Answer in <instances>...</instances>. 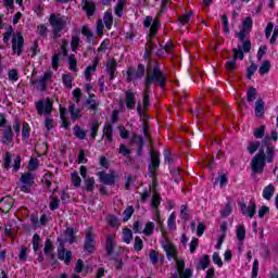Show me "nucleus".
<instances>
[{
  "label": "nucleus",
  "instance_id": "f257e3e1",
  "mask_svg": "<svg viewBox=\"0 0 278 278\" xmlns=\"http://www.w3.org/2000/svg\"><path fill=\"white\" fill-rule=\"evenodd\" d=\"M146 88L143 90V111L147 112V110L150 108L151 103L149 102V89L151 88L152 84H157L161 88H164L166 86V76L162 71H160V67L155 66L153 70L147 74L146 77Z\"/></svg>",
  "mask_w": 278,
  "mask_h": 278
},
{
  "label": "nucleus",
  "instance_id": "f03ea898",
  "mask_svg": "<svg viewBox=\"0 0 278 278\" xmlns=\"http://www.w3.org/2000/svg\"><path fill=\"white\" fill-rule=\"evenodd\" d=\"M275 160V148L267 146L264 150L262 148L256 155L253 156L251 161V168L254 175H262L264 173V168H266L267 164H273Z\"/></svg>",
  "mask_w": 278,
  "mask_h": 278
},
{
  "label": "nucleus",
  "instance_id": "7ed1b4c3",
  "mask_svg": "<svg viewBox=\"0 0 278 278\" xmlns=\"http://www.w3.org/2000/svg\"><path fill=\"white\" fill-rule=\"evenodd\" d=\"M144 65L139 64L137 68L129 67L126 72V79L127 81H138V79H141L144 77Z\"/></svg>",
  "mask_w": 278,
  "mask_h": 278
},
{
  "label": "nucleus",
  "instance_id": "20e7f679",
  "mask_svg": "<svg viewBox=\"0 0 278 278\" xmlns=\"http://www.w3.org/2000/svg\"><path fill=\"white\" fill-rule=\"evenodd\" d=\"M50 25L54 34H60L64 27H66V16H56L55 14L50 15Z\"/></svg>",
  "mask_w": 278,
  "mask_h": 278
},
{
  "label": "nucleus",
  "instance_id": "39448f33",
  "mask_svg": "<svg viewBox=\"0 0 278 278\" xmlns=\"http://www.w3.org/2000/svg\"><path fill=\"white\" fill-rule=\"evenodd\" d=\"M161 247L165 251L166 256L169 260H177V247L170 242L168 239H163L161 241Z\"/></svg>",
  "mask_w": 278,
  "mask_h": 278
},
{
  "label": "nucleus",
  "instance_id": "423d86ee",
  "mask_svg": "<svg viewBox=\"0 0 278 278\" xmlns=\"http://www.w3.org/2000/svg\"><path fill=\"white\" fill-rule=\"evenodd\" d=\"M97 244V237L94 232H92V228H88L86 231V239H85V251L88 253H94V247Z\"/></svg>",
  "mask_w": 278,
  "mask_h": 278
},
{
  "label": "nucleus",
  "instance_id": "0eeeda50",
  "mask_svg": "<svg viewBox=\"0 0 278 278\" xmlns=\"http://www.w3.org/2000/svg\"><path fill=\"white\" fill-rule=\"evenodd\" d=\"M239 206L241 214L248 218H253V216H255V212H257V205L255 204V201H250L248 205L241 202Z\"/></svg>",
  "mask_w": 278,
  "mask_h": 278
},
{
  "label": "nucleus",
  "instance_id": "6e6552de",
  "mask_svg": "<svg viewBox=\"0 0 278 278\" xmlns=\"http://www.w3.org/2000/svg\"><path fill=\"white\" fill-rule=\"evenodd\" d=\"M98 177L102 184L113 186V184H116V180L118 179V174H116V172H110L109 174L105 172H99Z\"/></svg>",
  "mask_w": 278,
  "mask_h": 278
},
{
  "label": "nucleus",
  "instance_id": "1a4fd4ad",
  "mask_svg": "<svg viewBox=\"0 0 278 278\" xmlns=\"http://www.w3.org/2000/svg\"><path fill=\"white\" fill-rule=\"evenodd\" d=\"M232 53L235 55L233 60L227 61L226 62V70L230 73H233V70L236 68V66H238L236 60H244V54L242 53V49L240 47L235 48L232 50Z\"/></svg>",
  "mask_w": 278,
  "mask_h": 278
},
{
  "label": "nucleus",
  "instance_id": "9d476101",
  "mask_svg": "<svg viewBox=\"0 0 278 278\" xmlns=\"http://www.w3.org/2000/svg\"><path fill=\"white\" fill-rule=\"evenodd\" d=\"M21 190L22 192H29L31 190V186H34V174L26 173L21 177Z\"/></svg>",
  "mask_w": 278,
  "mask_h": 278
},
{
  "label": "nucleus",
  "instance_id": "9b49d317",
  "mask_svg": "<svg viewBox=\"0 0 278 278\" xmlns=\"http://www.w3.org/2000/svg\"><path fill=\"white\" fill-rule=\"evenodd\" d=\"M37 112L38 114H51V110H53V102L51 100L47 99L46 101H38L36 103Z\"/></svg>",
  "mask_w": 278,
  "mask_h": 278
},
{
  "label": "nucleus",
  "instance_id": "f8f14e48",
  "mask_svg": "<svg viewBox=\"0 0 278 278\" xmlns=\"http://www.w3.org/2000/svg\"><path fill=\"white\" fill-rule=\"evenodd\" d=\"M176 268L180 278L192 277V270L190 268L184 270V268H186V262L184 260L176 258Z\"/></svg>",
  "mask_w": 278,
  "mask_h": 278
},
{
  "label": "nucleus",
  "instance_id": "ddd939ff",
  "mask_svg": "<svg viewBox=\"0 0 278 278\" xmlns=\"http://www.w3.org/2000/svg\"><path fill=\"white\" fill-rule=\"evenodd\" d=\"M23 35H21V33H17L12 39L13 53H17V55H21V53H23Z\"/></svg>",
  "mask_w": 278,
  "mask_h": 278
},
{
  "label": "nucleus",
  "instance_id": "4468645a",
  "mask_svg": "<svg viewBox=\"0 0 278 278\" xmlns=\"http://www.w3.org/2000/svg\"><path fill=\"white\" fill-rule=\"evenodd\" d=\"M73 257V254L71 251L64 250V243L60 242L58 247V258L64 262V264H71V260Z\"/></svg>",
  "mask_w": 278,
  "mask_h": 278
},
{
  "label": "nucleus",
  "instance_id": "2eb2a0df",
  "mask_svg": "<svg viewBox=\"0 0 278 278\" xmlns=\"http://www.w3.org/2000/svg\"><path fill=\"white\" fill-rule=\"evenodd\" d=\"M152 163L149 166L151 177H155V169L160 167V153L157 151L151 152Z\"/></svg>",
  "mask_w": 278,
  "mask_h": 278
},
{
  "label": "nucleus",
  "instance_id": "dca6fc26",
  "mask_svg": "<svg viewBox=\"0 0 278 278\" xmlns=\"http://www.w3.org/2000/svg\"><path fill=\"white\" fill-rule=\"evenodd\" d=\"M12 205H14V199H12V197L7 195L0 199V210H2V212L8 213L12 210Z\"/></svg>",
  "mask_w": 278,
  "mask_h": 278
},
{
  "label": "nucleus",
  "instance_id": "f3484780",
  "mask_svg": "<svg viewBox=\"0 0 278 278\" xmlns=\"http://www.w3.org/2000/svg\"><path fill=\"white\" fill-rule=\"evenodd\" d=\"M97 66H99V62L94 60L92 65L86 67L84 73L86 81H92V74L96 73Z\"/></svg>",
  "mask_w": 278,
  "mask_h": 278
},
{
  "label": "nucleus",
  "instance_id": "a211bd4d",
  "mask_svg": "<svg viewBox=\"0 0 278 278\" xmlns=\"http://www.w3.org/2000/svg\"><path fill=\"white\" fill-rule=\"evenodd\" d=\"M273 197H275V185L269 184L263 189V199H265V201H270Z\"/></svg>",
  "mask_w": 278,
  "mask_h": 278
},
{
  "label": "nucleus",
  "instance_id": "6ab92c4d",
  "mask_svg": "<svg viewBox=\"0 0 278 278\" xmlns=\"http://www.w3.org/2000/svg\"><path fill=\"white\" fill-rule=\"evenodd\" d=\"M126 108L127 110H134L136 108V93L132 91L126 92Z\"/></svg>",
  "mask_w": 278,
  "mask_h": 278
},
{
  "label": "nucleus",
  "instance_id": "aec40b11",
  "mask_svg": "<svg viewBox=\"0 0 278 278\" xmlns=\"http://www.w3.org/2000/svg\"><path fill=\"white\" fill-rule=\"evenodd\" d=\"M1 142L4 144H10L12 142V126H5V128L2 130Z\"/></svg>",
  "mask_w": 278,
  "mask_h": 278
},
{
  "label": "nucleus",
  "instance_id": "412c9836",
  "mask_svg": "<svg viewBox=\"0 0 278 278\" xmlns=\"http://www.w3.org/2000/svg\"><path fill=\"white\" fill-rule=\"evenodd\" d=\"M113 134H114V128L111 126V124H105L103 129V138H105L106 140L105 141L106 144L112 142V140H114L112 138Z\"/></svg>",
  "mask_w": 278,
  "mask_h": 278
},
{
  "label": "nucleus",
  "instance_id": "4be33fe9",
  "mask_svg": "<svg viewBox=\"0 0 278 278\" xmlns=\"http://www.w3.org/2000/svg\"><path fill=\"white\" fill-rule=\"evenodd\" d=\"M116 60L115 59H109L106 62V72L109 73L111 79H114V73H116Z\"/></svg>",
  "mask_w": 278,
  "mask_h": 278
},
{
  "label": "nucleus",
  "instance_id": "5701e85b",
  "mask_svg": "<svg viewBox=\"0 0 278 278\" xmlns=\"http://www.w3.org/2000/svg\"><path fill=\"white\" fill-rule=\"evenodd\" d=\"M53 251H54L53 243L48 239L45 243V249H43L46 257H50V260H54L55 255H53Z\"/></svg>",
  "mask_w": 278,
  "mask_h": 278
},
{
  "label": "nucleus",
  "instance_id": "b1692460",
  "mask_svg": "<svg viewBox=\"0 0 278 278\" xmlns=\"http://www.w3.org/2000/svg\"><path fill=\"white\" fill-rule=\"evenodd\" d=\"M83 10L87 13V16H92L97 7L94 5V2L87 0L83 5Z\"/></svg>",
  "mask_w": 278,
  "mask_h": 278
},
{
  "label": "nucleus",
  "instance_id": "393cba45",
  "mask_svg": "<svg viewBox=\"0 0 278 278\" xmlns=\"http://www.w3.org/2000/svg\"><path fill=\"white\" fill-rule=\"evenodd\" d=\"M85 108L87 110H92V112H96L97 108H99V102L94 100V96H89V99L85 102Z\"/></svg>",
  "mask_w": 278,
  "mask_h": 278
},
{
  "label": "nucleus",
  "instance_id": "a878e982",
  "mask_svg": "<svg viewBox=\"0 0 278 278\" xmlns=\"http://www.w3.org/2000/svg\"><path fill=\"white\" fill-rule=\"evenodd\" d=\"M75 233H77V229L67 228L65 230V242L73 244V242H75Z\"/></svg>",
  "mask_w": 278,
  "mask_h": 278
},
{
  "label": "nucleus",
  "instance_id": "bb28decb",
  "mask_svg": "<svg viewBox=\"0 0 278 278\" xmlns=\"http://www.w3.org/2000/svg\"><path fill=\"white\" fill-rule=\"evenodd\" d=\"M236 233L237 240H239V242H244V238H247V229L244 228V225H238Z\"/></svg>",
  "mask_w": 278,
  "mask_h": 278
},
{
  "label": "nucleus",
  "instance_id": "cd10ccee",
  "mask_svg": "<svg viewBox=\"0 0 278 278\" xmlns=\"http://www.w3.org/2000/svg\"><path fill=\"white\" fill-rule=\"evenodd\" d=\"M103 21L105 24L106 29H111L114 23V17H112V12L106 11L103 16Z\"/></svg>",
  "mask_w": 278,
  "mask_h": 278
},
{
  "label": "nucleus",
  "instance_id": "c85d7f7f",
  "mask_svg": "<svg viewBox=\"0 0 278 278\" xmlns=\"http://www.w3.org/2000/svg\"><path fill=\"white\" fill-rule=\"evenodd\" d=\"M123 240L126 244H131V240H134V232H131V229L125 228L123 230Z\"/></svg>",
  "mask_w": 278,
  "mask_h": 278
},
{
  "label": "nucleus",
  "instance_id": "c756f323",
  "mask_svg": "<svg viewBox=\"0 0 278 278\" xmlns=\"http://www.w3.org/2000/svg\"><path fill=\"white\" fill-rule=\"evenodd\" d=\"M62 81H63L65 88H67L68 90H71V88H73V76L71 74H64L62 76Z\"/></svg>",
  "mask_w": 278,
  "mask_h": 278
},
{
  "label": "nucleus",
  "instance_id": "7c9ffc66",
  "mask_svg": "<svg viewBox=\"0 0 278 278\" xmlns=\"http://www.w3.org/2000/svg\"><path fill=\"white\" fill-rule=\"evenodd\" d=\"M70 114L74 121L81 118V110L75 109V104L70 106Z\"/></svg>",
  "mask_w": 278,
  "mask_h": 278
},
{
  "label": "nucleus",
  "instance_id": "2f4dec72",
  "mask_svg": "<svg viewBox=\"0 0 278 278\" xmlns=\"http://www.w3.org/2000/svg\"><path fill=\"white\" fill-rule=\"evenodd\" d=\"M258 73L260 75H266L267 73H270V61H264L258 68Z\"/></svg>",
  "mask_w": 278,
  "mask_h": 278
},
{
  "label": "nucleus",
  "instance_id": "473e14b6",
  "mask_svg": "<svg viewBox=\"0 0 278 278\" xmlns=\"http://www.w3.org/2000/svg\"><path fill=\"white\" fill-rule=\"evenodd\" d=\"M255 114L256 116H262L264 114V100L258 99L255 103Z\"/></svg>",
  "mask_w": 278,
  "mask_h": 278
},
{
  "label": "nucleus",
  "instance_id": "72a5a7b5",
  "mask_svg": "<svg viewBox=\"0 0 278 278\" xmlns=\"http://www.w3.org/2000/svg\"><path fill=\"white\" fill-rule=\"evenodd\" d=\"M261 143L260 141H252L248 144V153H250L251 155H253V153H255L257 151V149H260Z\"/></svg>",
  "mask_w": 278,
  "mask_h": 278
},
{
  "label": "nucleus",
  "instance_id": "f704fd0d",
  "mask_svg": "<svg viewBox=\"0 0 278 278\" xmlns=\"http://www.w3.org/2000/svg\"><path fill=\"white\" fill-rule=\"evenodd\" d=\"M33 86H35V88H37V90H39L40 92L47 90V81L39 79L37 81H31Z\"/></svg>",
  "mask_w": 278,
  "mask_h": 278
},
{
  "label": "nucleus",
  "instance_id": "c9c22d12",
  "mask_svg": "<svg viewBox=\"0 0 278 278\" xmlns=\"http://www.w3.org/2000/svg\"><path fill=\"white\" fill-rule=\"evenodd\" d=\"M153 229H155V224L153 222H149L146 224V227H144L142 233H144V236H152Z\"/></svg>",
  "mask_w": 278,
  "mask_h": 278
},
{
  "label": "nucleus",
  "instance_id": "e433bc0d",
  "mask_svg": "<svg viewBox=\"0 0 278 278\" xmlns=\"http://www.w3.org/2000/svg\"><path fill=\"white\" fill-rule=\"evenodd\" d=\"M72 184L75 188H79L81 186V178L77 172L72 173Z\"/></svg>",
  "mask_w": 278,
  "mask_h": 278
},
{
  "label": "nucleus",
  "instance_id": "4c0bfd02",
  "mask_svg": "<svg viewBox=\"0 0 278 278\" xmlns=\"http://www.w3.org/2000/svg\"><path fill=\"white\" fill-rule=\"evenodd\" d=\"M34 227H42V225H47L49 223V217L47 215H41L39 222L38 220H31Z\"/></svg>",
  "mask_w": 278,
  "mask_h": 278
},
{
  "label": "nucleus",
  "instance_id": "58836bf2",
  "mask_svg": "<svg viewBox=\"0 0 278 278\" xmlns=\"http://www.w3.org/2000/svg\"><path fill=\"white\" fill-rule=\"evenodd\" d=\"M266 134V126L262 125L258 128L254 129V138L262 139Z\"/></svg>",
  "mask_w": 278,
  "mask_h": 278
},
{
  "label": "nucleus",
  "instance_id": "ea45409f",
  "mask_svg": "<svg viewBox=\"0 0 278 278\" xmlns=\"http://www.w3.org/2000/svg\"><path fill=\"white\" fill-rule=\"evenodd\" d=\"M74 136H76V138H79V140H84L86 138V130L81 129L79 126H75Z\"/></svg>",
  "mask_w": 278,
  "mask_h": 278
},
{
  "label": "nucleus",
  "instance_id": "a19ab883",
  "mask_svg": "<svg viewBox=\"0 0 278 278\" xmlns=\"http://www.w3.org/2000/svg\"><path fill=\"white\" fill-rule=\"evenodd\" d=\"M33 249L35 253H38V250L40 249V235L35 233L33 237Z\"/></svg>",
  "mask_w": 278,
  "mask_h": 278
},
{
  "label": "nucleus",
  "instance_id": "79ce46f5",
  "mask_svg": "<svg viewBox=\"0 0 278 278\" xmlns=\"http://www.w3.org/2000/svg\"><path fill=\"white\" fill-rule=\"evenodd\" d=\"M144 243L142 242V239L140 237L135 238V243H134V250L137 253H140L141 249H143Z\"/></svg>",
  "mask_w": 278,
  "mask_h": 278
},
{
  "label": "nucleus",
  "instance_id": "37998d69",
  "mask_svg": "<svg viewBox=\"0 0 278 278\" xmlns=\"http://www.w3.org/2000/svg\"><path fill=\"white\" fill-rule=\"evenodd\" d=\"M248 102L253 103V101L257 98V90L255 88H250L248 90Z\"/></svg>",
  "mask_w": 278,
  "mask_h": 278
},
{
  "label": "nucleus",
  "instance_id": "c03bdc74",
  "mask_svg": "<svg viewBox=\"0 0 278 278\" xmlns=\"http://www.w3.org/2000/svg\"><path fill=\"white\" fill-rule=\"evenodd\" d=\"M79 42H81V39L79 38L78 35H74L72 37V42H71V47H72V51H77V48L79 47Z\"/></svg>",
  "mask_w": 278,
  "mask_h": 278
},
{
  "label": "nucleus",
  "instance_id": "a18cd8bd",
  "mask_svg": "<svg viewBox=\"0 0 278 278\" xmlns=\"http://www.w3.org/2000/svg\"><path fill=\"white\" fill-rule=\"evenodd\" d=\"M157 29H160V20L155 18L150 27V36H155Z\"/></svg>",
  "mask_w": 278,
  "mask_h": 278
},
{
  "label": "nucleus",
  "instance_id": "49530a36",
  "mask_svg": "<svg viewBox=\"0 0 278 278\" xmlns=\"http://www.w3.org/2000/svg\"><path fill=\"white\" fill-rule=\"evenodd\" d=\"M251 27H253V20L251 17H245L242 23V29L249 31L251 30Z\"/></svg>",
  "mask_w": 278,
  "mask_h": 278
},
{
  "label": "nucleus",
  "instance_id": "de8ad7c7",
  "mask_svg": "<svg viewBox=\"0 0 278 278\" xmlns=\"http://www.w3.org/2000/svg\"><path fill=\"white\" fill-rule=\"evenodd\" d=\"M85 186L88 192H92L94 190V178H85Z\"/></svg>",
  "mask_w": 278,
  "mask_h": 278
},
{
  "label": "nucleus",
  "instance_id": "09e8293b",
  "mask_svg": "<svg viewBox=\"0 0 278 278\" xmlns=\"http://www.w3.org/2000/svg\"><path fill=\"white\" fill-rule=\"evenodd\" d=\"M210 266V256L207 254L203 255L202 260L200 261V267L202 270H205Z\"/></svg>",
  "mask_w": 278,
  "mask_h": 278
},
{
  "label": "nucleus",
  "instance_id": "8fccbe9b",
  "mask_svg": "<svg viewBox=\"0 0 278 278\" xmlns=\"http://www.w3.org/2000/svg\"><path fill=\"white\" fill-rule=\"evenodd\" d=\"M27 255H29V249L22 247L20 251V260L22 262H27Z\"/></svg>",
  "mask_w": 278,
  "mask_h": 278
},
{
  "label": "nucleus",
  "instance_id": "3c124183",
  "mask_svg": "<svg viewBox=\"0 0 278 278\" xmlns=\"http://www.w3.org/2000/svg\"><path fill=\"white\" fill-rule=\"evenodd\" d=\"M73 101L75 103H79V101H81V89H79V88L74 89Z\"/></svg>",
  "mask_w": 278,
  "mask_h": 278
},
{
  "label": "nucleus",
  "instance_id": "603ef678",
  "mask_svg": "<svg viewBox=\"0 0 278 278\" xmlns=\"http://www.w3.org/2000/svg\"><path fill=\"white\" fill-rule=\"evenodd\" d=\"M213 263L216 264L219 268H223V258H220V254L214 252L213 254Z\"/></svg>",
  "mask_w": 278,
  "mask_h": 278
},
{
  "label": "nucleus",
  "instance_id": "864d4df0",
  "mask_svg": "<svg viewBox=\"0 0 278 278\" xmlns=\"http://www.w3.org/2000/svg\"><path fill=\"white\" fill-rule=\"evenodd\" d=\"M68 64L70 71H77V59H75V55H70Z\"/></svg>",
  "mask_w": 278,
  "mask_h": 278
},
{
  "label": "nucleus",
  "instance_id": "5fc2aeb1",
  "mask_svg": "<svg viewBox=\"0 0 278 278\" xmlns=\"http://www.w3.org/2000/svg\"><path fill=\"white\" fill-rule=\"evenodd\" d=\"M11 164H12V154L10 152H7L4 154V168L9 170Z\"/></svg>",
  "mask_w": 278,
  "mask_h": 278
},
{
  "label": "nucleus",
  "instance_id": "6e6d98bb",
  "mask_svg": "<svg viewBox=\"0 0 278 278\" xmlns=\"http://www.w3.org/2000/svg\"><path fill=\"white\" fill-rule=\"evenodd\" d=\"M270 207L263 205L258 210V218H264L267 214H269Z\"/></svg>",
  "mask_w": 278,
  "mask_h": 278
},
{
  "label": "nucleus",
  "instance_id": "4d7b16f0",
  "mask_svg": "<svg viewBox=\"0 0 278 278\" xmlns=\"http://www.w3.org/2000/svg\"><path fill=\"white\" fill-rule=\"evenodd\" d=\"M258 271H260V261L254 260V263L252 266V278H256Z\"/></svg>",
  "mask_w": 278,
  "mask_h": 278
},
{
  "label": "nucleus",
  "instance_id": "13d9d810",
  "mask_svg": "<svg viewBox=\"0 0 278 278\" xmlns=\"http://www.w3.org/2000/svg\"><path fill=\"white\" fill-rule=\"evenodd\" d=\"M232 210H231V205L230 204H226L222 210H220V215L224 217H227L231 214Z\"/></svg>",
  "mask_w": 278,
  "mask_h": 278
},
{
  "label": "nucleus",
  "instance_id": "bf43d9fd",
  "mask_svg": "<svg viewBox=\"0 0 278 278\" xmlns=\"http://www.w3.org/2000/svg\"><path fill=\"white\" fill-rule=\"evenodd\" d=\"M175 220H177V215H175V213H172L167 220L169 229H175Z\"/></svg>",
  "mask_w": 278,
  "mask_h": 278
},
{
  "label": "nucleus",
  "instance_id": "052dcab7",
  "mask_svg": "<svg viewBox=\"0 0 278 278\" xmlns=\"http://www.w3.org/2000/svg\"><path fill=\"white\" fill-rule=\"evenodd\" d=\"M132 215H134V206H128L124 211V220H129V218H131Z\"/></svg>",
  "mask_w": 278,
  "mask_h": 278
},
{
  "label": "nucleus",
  "instance_id": "680f3d73",
  "mask_svg": "<svg viewBox=\"0 0 278 278\" xmlns=\"http://www.w3.org/2000/svg\"><path fill=\"white\" fill-rule=\"evenodd\" d=\"M193 16L192 11H189L187 14L182 15L179 21L182 25H186V23H188V21H190Z\"/></svg>",
  "mask_w": 278,
  "mask_h": 278
},
{
  "label": "nucleus",
  "instance_id": "e2e57ef3",
  "mask_svg": "<svg viewBox=\"0 0 278 278\" xmlns=\"http://www.w3.org/2000/svg\"><path fill=\"white\" fill-rule=\"evenodd\" d=\"M9 79L10 81H18V72L16 70H10Z\"/></svg>",
  "mask_w": 278,
  "mask_h": 278
},
{
  "label": "nucleus",
  "instance_id": "0e129e2a",
  "mask_svg": "<svg viewBox=\"0 0 278 278\" xmlns=\"http://www.w3.org/2000/svg\"><path fill=\"white\" fill-rule=\"evenodd\" d=\"M160 203H161L160 195L157 193H154L152 197V207H154V210H157V207L160 206Z\"/></svg>",
  "mask_w": 278,
  "mask_h": 278
},
{
  "label": "nucleus",
  "instance_id": "69168bd1",
  "mask_svg": "<svg viewBox=\"0 0 278 278\" xmlns=\"http://www.w3.org/2000/svg\"><path fill=\"white\" fill-rule=\"evenodd\" d=\"M97 131H99V123L94 122L91 125V138L94 140L97 138Z\"/></svg>",
  "mask_w": 278,
  "mask_h": 278
},
{
  "label": "nucleus",
  "instance_id": "338daca9",
  "mask_svg": "<svg viewBox=\"0 0 278 278\" xmlns=\"http://www.w3.org/2000/svg\"><path fill=\"white\" fill-rule=\"evenodd\" d=\"M81 270H84V261L78 260L76 262V266L74 267V273H81Z\"/></svg>",
  "mask_w": 278,
  "mask_h": 278
},
{
  "label": "nucleus",
  "instance_id": "774afa93",
  "mask_svg": "<svg viewBox=\"0 0 278 278\" xmlns=\"http://www.w3.org/2000/svg\"><path fill=\"white\" fill-rule=\"evenodd\" d=\"M119 153H121L122 155H124V156H127V155H129V154L131 153V151L127 149V146H125V144L122 143V144L119 146Z\"/></svg>",
  "mask_w": 278,
  "mask_h": 278
}]
</instances>
